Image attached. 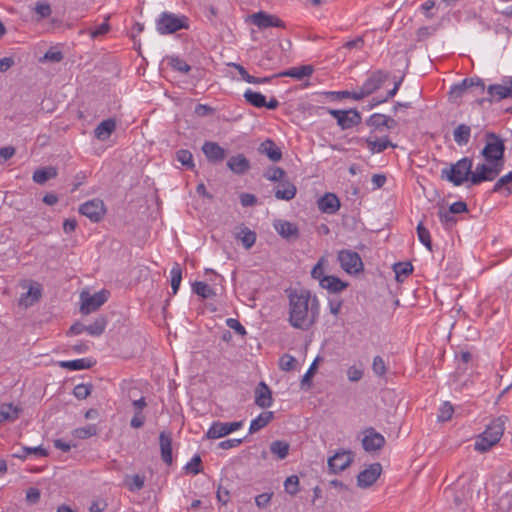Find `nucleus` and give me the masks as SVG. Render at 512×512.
<instances>
[{
  "label": "nucleus",
  "mask_w": 512,
  "mask_h": 512,
  "mask_svg": "<svg viewBox=\"0 0 512 512\" xmlns=\"http://www.w3.org/2000/svg\"><path fill=\"white\" fill-rule=\"evenodd\" d=\"M296 359L289 355L284 354L279 360V367L283 371H290L295 367Z\"/></svg>",
  "instance_id": "e2e57ef3"
},
{
  "label": "nucleus",
  "mask_w": 512,
  "mask_h": 512,
  "mask_svg": "<svg viewBox=\"0 0 512 512\" xmlns=\"http://www.w3.org/2000/svg\"><path fill=\"white\" fill-rule=\"evenodd\" d=\"M227 166L232 172L240 175L249 170L250 162L243 154H238L227 161Z\"/></svg>",
  "instance_id": "cd10ccee"
},
{
  "label": "nucleus",
  "mask_w": 512,
  "mask_h": 512,
  "mask_svg": "<svg viewBox=\"0 0 512 512\" xmlns=\"http://www.w3.org/2000/svg\"><path fill=\"white\" fill-rule=\"evenodd\" d=\"M259 152L266 155L271 161L277 162L282 158V152L270 139L262 142L258 148Z\"/></svg>",
  "instance_id": "c756f323"
},
{
  "label": "nucleus",
  "mask_w": 512,
  "mask_h": 512,
  "mask_svg": "<svg viewBox=\"0 0 512 512\" xmlns=\"http://www.w3.org/2000/svg\"><path fill=\"white\" fill-rule=\"evenodd\" d=\"M79 212L92 222H99L106 213L104 202L100 199H92L79 207Z\"/></svg>",
  "instance_id": "4468645a"
},
{
  "label": "nucleus",
  "mask_w": 512,
  "mask_h": 512,
  "mask_svg": "<svg viewBox=\"0 0 512 512\" xmlns=\"http://www.w3.org/2000/svg\"><path fill=\"white\" fill-rule=\"evenodd\" d=\"M288 322L303 331L309 330L318 320L320 302L316 295L307 289L293 290L288 295Z\"/></svg>",
  "instance_id": "f257e3e1"
},
{
  "label": "nucleus",
  "mask_w": 512,
  "mask_h": 512,
  "mask_svg": "<svg viewBox=\"0 0 512 512\" xmlns=\"http://www.w3.org/2000/svg\"><path fill=\"white\" fill-rule=\"evenodd\" d=\"M417 236L419 241L429 250L432 251V241L430 232L426 229L422 222L417 225Z\"/></svg>",
  "instance_id": "09e8293b"
},
{
  "label": "nucleus",
  "mask_w": 512,
  "mask_h": 512,
  "mask_svg": "<svg viewBox=\"0 0 512 512\" xmlns=\"http://www.w3.org/2000/svg\"><path fill=\"white\" fill-rule=\"evenodd\" d=\"M323 289L328 290L330 293H339L348 287V283L342 281L340 278L332 275H328L321 279V285Z\"/></svg>",
  "instance_id": "c85d7f7f"
},
{
  "label": "nucleus",
  "mask_w": 512,
  "mask_h": 512,
  "mask_svg": "<svg viewBox=\"0 0 512 512\" xmlns=\"http://www.w3.org/2000/svg\"><path fill=\"white\" fill-rule=\"evenodd\" d=\"M41 297V290L38 287H30L29 290L22 294L19 300L20 305L29 307L33 305Z\"/></svg>",
  "instance_id": "a19ab883"
},
{
  "label": "nucleus",
  "mask_w": 512,
  "mask_h": 512,
  "mask_svg": "<svg viewBox=\"0 0 512 512\" xmlns=\"http://www.w3.org/2000/svg\"><path fill=\"white\" fill-rule=\"evenodd\" d=\"M508 185H512V170L497 180L492 188V192H500L503 188H506L511 193L512 191Z\"/></svg>",
  "instance_id": "3c124183"
},
{
  "label": "nucleus",
  "mask_w": 512,
  "mask_h": 512,
  "mask_svg": "<svg viewBox=\"0 0 512 512\" xmlns=\"http://www.w3.org/2000/svg\"><path fill=\"white\" fill-rule=\"evenodd\" d=\"M47 456H48V451H47V449L43 448L42 446H37V447L22 446V454H12V457L18 458L21 460H25L29 457L44 458Z\"/></svg>",
  "instance_id": "473e14b6"
},
{
  "label": "nucleus",
  "mask_w": 512,
  "mask_h": 512,
  "mask_svg": "<svg viewBox=\"0 0 512 512\" xmlns=\"http://www.w3.org/2000/svg\"><path fill=\"white\" fill-rule=\"evenodd\" d=\"M172 294L176 295L182 281V269L179 263H175L170 270Z\"/></svg>",
  "instance_id": "c03bdc74"
},
{
  "label": "nucleus",
  "mask_w": 512,
  "mask_h": 512,
  "mask_svg": "<svg viewBox=\"0 0 512 512\" xmlns=\"http://www.w3.org/2000/svg\"><path fill=\"white\" fill-rule=\"evenodd\" d=\"M73 436L78 439H87L97 434V427L94 424H88L73 430Z\"/></svg>",
  "instance_id": "de8ad7c7"
},
{
  "label": "nucleus",
  "mask_w": 512,
  "mask_h": 512,
  "mask_svg": "<svg viewBox=\"0 0 512 512\" xmlns=\"http://www.w3.org/2000/svg\"><path fill=\"white\" fill-rule=\"evenodd\" d=\"M453 413L454 408L452 404L450 402H444L438 410L437 418L439 421L445 422L452 418Z\"/></svg>",
  "instance_id": "5fc2aeb1"
},
{
  "label": "nucleus",
  "mask_w": 512,
  "mask_h": 512,
  "mask_svg": "<svg viewBox=\"0 0 512 512\" xmlns=\"http://www.w3.org/2000/svg\"><path fill=\"white\" fill-rule=\"evenodd\" d=\"M504 140L494 132L485 134V145L480 152L484 162L478 164V173L474 175V181H493L504 169L505 159Z\"/></svg>",
  "instance_id": "f03ea898"
},
{
  "label": "nucleus",
  "mask_w": 512,
  "mask_h": 512,
  "mask_svg": "<svg viewBox=\"0 0 512 512\" xmlns=\"http://www.w3.org/2000/svg\"><path fill=\"white\" fill-rule=\"evenodd\" d=\"M244 99L252 106L256 107V108H262L264 107L265 105H267L266 103V98L263 94H261L260 92H255L251 89H247L245 92H244Z\"/></svg>",
  "instance_id": "ea45409f"
},
{
  "label": "nucleus",
  "mask_w": 512,
  "mask_h": 512,
  "mask_svg": "<svg viewBox=\"0 0 512 512\" xmlns=\"http://www.w3.org/2000/svg\"><path fill=\"white\" fill-rule=\"evenodd\" d=\"M385 444L384 436L377 432L374 428H368L364 431L362 446L366 452H376Z\"/></svg>",
  "instance_id": "2eb2a0df"
},
{
  "label": "nucleus",
  "mask_w": 512,
  "mask_h": 512,
  "mask_svg": "<svg viewBox=\"0 0 512 512\" xmlns=\"http://www.w3.org/2000/svg\"><path fill=\"white\" fill-rule=\"evenodd\" d=\"M372 370L378 377H382L386 374L387 367L384 359L381 356H375L373 358Z\"/></svg>",
  "instance_id": "13d9d810"
},
{
  "label": "nucleus",
  "mask_w": 512,
  "mask_h": 512,
  "mask_svg": "<svg viewBox=\"0 0 512 512\" xmlns=\"http://www.w3.org/2000/svg\"><path fill=\"white\" fill-rule=\"evenodd\" d=\"M273 403L272 392L265 382H260L255 390V404L260 408H269Z\"/></svg>",
  "instance_id": "5701e85b"
},
{
  "label": "nucleus",
  "mask_w": 512,
  "mask_h": 512,
  "mask_svg": "<svg viewBox=\"0 0 512 512\" xmlns=\"http://www.w3.org/2000/svg\"><path fill=\"white\" fill-rule=\"evenodd\" d=\"M235 238L240 240L246 249H250L256 242V233L249 228L242 226L239 231L235 233Z\"/></svg>",
  "instance_id": "f704fd0d"
},
{
  "label": "nucleus",
  "mask_w": 512,
  "mask_h": 512,
  "mask_svg": "<svg viewBox=\"0 0 512 512\" xmlns=\"http://www.w3.org/2000/svg\"><path fill=\"white\" fill-rule=\"evenodd\" d=\"M325 262H326L325 258L321 257L311 271L312 278L318 280L319 285H321V279L325 278L327 276V275H324V263Z\"/></svg>",
  "instance_id": "052dcab7"
},
{
  "label": "nucleus",
  "mask_w": 512,
  "mask_h": 512,
  "mask_svg": "<svg viewBox=\"0 0 512 512\" xmlns=\"http://www.w3.org/2000/svg\"><path fill=\"white\" fill-rule=\"evenodd\" d=\"M471 137V127L466 124H459L453 131L454 141L459 146H465L469 143Z\"/></svg>",
  "instance_id": "72a5a7b5"
},
{
  "label": "nucleus",
  "mask_w": 512,
  "mask_h": 512,
  "mask_svg": "<svg viewBox=\"0 0 512 512\" xmlns=\"http://www.w3.org/2000/svg\"><path fill=\"white\" fill-rule=\"evenodd\" d=\"M382 472L380 463H373L365 470L361 471L357 476V485L360 488H368L373 485Z\"/></svg>",
  "instance_id": "dca6fc26"
},
{
  "label": "nucleus",
  "mask_w": 512,
  "mask_h": 512,
  "mask_svg": "<svg viewBox=\"0 0 512 512\" xmlns=\"http://www.w3.org/2000/svg\"><path fill=\"white\" fill-rule=\"evenodd\" d=\"M338 261L341 268L348 274H357L363 270L360 255L352 250L344 249L338 252Z\"/></svg>",
  "instance_id": "0eeeda50"
},
{
  "label": "nucleus",
  "mask_w": 512,
  "mask_h": 512,
  "mask_svg": "<svg viewBox=\"0 0 512 512\" xmlns=\"http://www.w3.org/2000/svg\"><path fill=\"white\" fill-rule=\"evenodd\" d=\"M91 393V385L78 384L74 387L73 394L77 399L83 400L87 398Z\"/></svg>",
  "instance_id": "680f3d73"
},
{
  "label": "nucleus",
  "mask_w": 512,
  "mask_h": 512,
  "mask_svg": "<svg viewBox=\"0 0 512 512\" xmlns=\"http://www.w3.org/2000/svg\"><path fill=\"white\" fill-rule=\"evenodd\" d=\"M201 458L199 455H195L190 462L186 465V470L194 475L200 473Z\"/></svg>",
  "instance_id": "338daca9"
},
{
  "label": "nucleus",
  "mask_w": 512,
  "mask_h": 512,
  "mask_svg": "<svg viewBox=\"0 0 512 512\" xmlns=\"http://www.w3.org/2000/svg\"><path fill=\"white\" fill-rule=\"evenodd\" d=\"M506 421V416H499L493 419L476 438L474 449L480 453H485L495 446L503 436Z\"/></svg>",
  "instance_id": "20e7f679"
},
{
  "label": "nucleus",
  "mask_w": 512,
  "mask_h": 512,
  "mask_svg": "<svg viewBox=\"0 0 512 512\" xmlns=\"http://www.w3.org/2000/svg\"><path fill=\"white\" fill-rule=\"evenodd\" d=\"M109 293L105 290L90 294L89 292H82L80 294L81 300V313L87 315L96 311L108 300Z\"/></svg>",
  "instance_id": "6e6552de"
},
{
  "label": "nucleus",
  "mask_w": 512,
  "mask_h": 512,
  "mask_svg": "<svg viewBox=\"0 0 512 512\" xmlns=\"http://www.w3.org/2000/svg\"><path fill=\"white\" fill-rule=\"evenodd\" d=\"M318 360H319V357H317L312 362V364L310 365V367L307 370V372L303 375V377L301 379V387L302 388H305V386L310 387V385H311V377H312V375L314 374V372L316 370Z\"/></svg>",
  "instance_id": "0e129e2a"
},
{
  "label": "nucleus",
  "mask_w": 512,
  "mask_h": 512,
  "mask_svg": "<svg viewBox=\"0 0 512 512\" xmlns=\"http://www.w3.org/2000/svg\"><path fill=\"white\" fill-rule=\"evenodd\" d=\"M248 20L262 30L270 27L285 28V23L279 17L264 11L251 14Z\"/></svg>",
  "instance_id": "ddd939ff"
},
{
  "label": "nucleus",
  "mask_w": 512,
  "mask_h": 512,
  "mask_svg": "<svg viewBox=\"0 0 512 512\" xmlns=\"http://www.w3.org/2000/svg\"><path fill=\"white\" fill-rule=\"evenodd\" d=\"M313 67L311 65H302L298 67H292L286 71H283L275 76L280 77H291L297 80H302L305 77H309L313 73Z\"/></svg>",
  "instance_id": "7c9ffc66"
},
{
  "label": "nucleus",
  "mask_w": 512,
  "mask_h": 512,
  "mask_svg": "<svg viewBox=\"0 0 512 512\" xmlns=\"http://www.w3.org/2000/svg\"><path fill=\"white\" fill-rule=\"evenodd\" d=\"M438 217L440 222L446 228H451L456 223V218L449 209L440 208L438 211Z\"/></svg>",
  "instance_id": "603ef678"
},
{
  "label": "nucleus",
  "mask_w": 512,
  "mask_h": 512,
  "mask_svg": "<svg viewBox=\"0 0 512 512\" xmlns=\"http://www.w3.org/2000/svg\"><path fill=\"white\" fill-rule=\"evenodd\" d=\"M176 159L179 161L183 166H185L189 170H193L195 167L194 161H193V155L189 150L186 149H180L176 152Z\"/></svg>",
  "instance_id": "49530a36"
},
{
  "label": "nucleus",
  "mask_w": 512,
  "mask_h": 512,
  "mask_svg": "<svg viewBox=\"0 0 512 512\" xmlns=\"http://www.w3.org/2000/svg\"><path fill=\"white\" fill-rule=\"evenodd\" d=\"M343 300L340 298H329L328 299V309L329 312L337 317L342 309Z\"/></svg>",
  "instance_id": "69168bd1"
},
{
  "label": "nucleus",
  "mask_w": 512,
  "mask_h": 512,
  "mask_svg": "<svg viewBox=\"0 0 512 512\" xmlns=\"http://www.w3.org/2000/svg\"><path fill=\"white\" fill-rule=\"evenodd\" d=\"M273 227L276 232L284 239H296L299 236V229L297 225L287 220H275Z\"/></svg>",
  "instance_id": "aec40b11"
},
{
  "label": "nucleus",
  "mask_w": 512,
  "mask_h": 512,
  "mask_svg": "<svg viewBox=\"0 0 512 512\" xmlns=\"http://www.w3.org/2000/svg\"><path fill=\"white\" fill-rule=\"evenodd\" d=\"M56 176L57 169L55 167L49 166L35 170L32 179L35 183L42 185L49 179L55 178Z\"/></svg>",
  "instance_id": "e433bc0d"
},
{
  "label": "nucleus",
  "mask_w": 512,
  "mask_h": 512,
  "mask_svg": "<svg viewBox=\"0 0 512 512\" xmlns=\"http://www.w3.org/2000/svg\"><path fill=\"white\" fill-rule=\"evenodd\" d=\"M192 290L198 296L208 299L215 296V291L205 282L197 281L192 285Z\"/></svg>",
  "instance_id": "37998d69"
},
{
  "label": "nucleus",
  "mask_w": 512,
  "mask_h": 512,
  "mask_svg": "<svg viewBox=\"0 0 512 512\" xmlns=\"http://www.w3.org/2000/svg\"><path fill=\"white\" fill-rule=\"evenodd\" d=\"M189 22V18L185 15L164 11L156 19V30L160 35H169L189 29Z\"/></svg>",
  "instance_id": "423d86ee"
},
{
  "label": "nucleus",
  "mask_w": 512,
  "mask_h": 512,
  "mask_svg": "<svg viewBox=\"0 0 512 512\" xmlns=\"http://www.w3.org/2000/svg\"><path fill=\"white\" fill-rule=\"evenodd\" d=\"M226 325L241 336L246 334L245 327L235 318H228L226 320Z\"/></svg>",
  "instance_id": "774afa93"
},
{
  "label": "nucleus",
  "mask_w": 512,
  "mask_h": 512,
  "mask_svg": "<svg viewBox=\"0 0 512 512\" xmlns=\"http://www.w3.org/2000/svg\"><path fill=\"white\" fill-rule=\"evenodd\" d=\"M285 175H286V172L284 171V169H282L280 167H272L264 172V177L267 180L272 181V182L281 183L282 181H285V179H284Z\"/></svg>",
  "instance_id": "8fccbe9b"
},
{
  "label": "nucleus",
  "mask_w": 512,
  "mask_h": 512,
  "mask_svg": "<svg viewBox=\"0 0 512 512\" xmlns=\"http://www.w3.org/2000/svg\"><path fill=\"white\" fill-rule=\"evenodd\" d=\"M116 130V121L113 118H108L101 121L94 129V136L100 141H106L110 138L112 133Z\"/></svg>",
  "instance_id": "b1692460"
},
{
  "label": "nucleus",
  "mask_w": 512,
  "mask_h": 512,
  "mask_svg": "<svg viewBox=\"0 0 512 512\" xmlns=\"http://www.w3.org/2000/svg\"><path fill=\"white\" fill-rule=\"evenodd\" d=\"M327 112L337 120L342 130L350 129L361 122V115L356 109H327Z\"/></svg>",
  "instance_id": "9d476101"
},
{
  "label": "nucleus",
  "mask_w": 512,
  "mask_h": 512,
  "mask_svg": "<svg viewBox=\"0 0 512 512\" xmlns=\"http://www.w3.org/2000/svg\"><path fill=\"white\" fill-rule=\"evenodd\" d=\"M243 426V421L234 422H220L215 421L211 424L207 430L205 436L208 439H219L236 430H239Z\"/></svg>",
  "instance_id": "f8f14e48"
},
{
  "label": "nucleus",
  "mask_w": 512,
  "mask_h": 512,
  "mask_svg": "<svg viewBox=\"0 0 512 512\" xmlns=\"http://www.w3.org/2000/svg\"><path fill=\"white\" fill-rule=\"evenodd\" d=\"M352 461L353 454L351 451H340L328 459V466L333 473H338L350 466Z\"/></svg>",
  "instance_id": "6ab92c4d"
},
{
  "label": "nucleus",
  "mask_w": 512,
  "mask_h": 512,
  "mask_svg": "<svg viewBox=\"0 0 512 512\" xmlns=\"http://www.w3.org/2000/svg\"><path fill=\"white\" fill-rule=\"evenodd\" d=\"M94 364H95V361H93L90 358H82V359H75V360L60 362L61 367L67 368V369L73 370V371L89 369Z\"/></svg>",
  "instance_id": "4c0bfd02"
},
{
  "label": "nucleus",
  "mask_w": 512,
  "mask_h": 512,
  "mask_svg": "<svg viewBox=\"0 0 512 512\" xmlns=\"http://www.w3.org/2000/svg\"><path fill=\"white\" fill-rule=\"evenodd\" d=\"M274 418V413L272 411H265L260 413L255 419H253L250 423L249 433L253 434L267 426L272 419Z\"/></svg>",
  "instance_id": "2f4dec72"
},
{
  "label": "nucleus",
  "mask_w": 512,
  "mask_h": 512,
  "mask_svg": "<svg viewBox=\"0 0 512 512\" xmlns=\"http://www.w3.org/2000/svg\"><path fill=\"white\" fill-rule=\"evenodd\" d=\"M289 449V443L283 440H276L270 444V452L279 460H283L288 456Z\"/></svg>",
  "instance_id": "58836bf2"
},
{
  "label": "nucleus",
  "mask_w": 512,
  "mask_h": 512,
  "mask_svg": "<svg viewBox=\"0 0 512 512\" xmlns=\"http://www.w3.org/2000/svg\"><path fill=\"white\" fill-rule=\"evenodd\" d=\"M132 406L134 408V416L130 421L131 427L138 429L141 428L145 423V416L143 414V409L147 406L146 400L144 397H141L138 400H134L132 402Z\"/></svg>",
  "instance_id": "bb28decb"
},
{
  "label": "nucleus",
  "mask_w": 512,
  "mask_h": 512,
  "mask_svg": "<svg viewBox=\"0 0 512 512\" xmlns=\"http://www.w3.org/2000/svg\"><path fill=\"white\" fill-rule=\"evenodd\" d=\"M484 92V81L479 77H470L465 78L460 83L451 86L449 96L452 102L457 103L463 97H478Z\"/></svg>",
  "instance_id": "39448f33"
},
{
  "label": "nucleus",
  "mask_w": 512,
  "mask_h": 512,
  "mask_svg": "<svg viewBox=\"0 0 512 512\" xmlns=\"http://www.w3.org/2000/svg\"><path fill=\"white\" fill-rule=\"evenodd\" d=\"M346 374L349 381L358 382L363 378L364 371L361 365H353L347 369Z\"/></svg>",
  "instance_id": "4d7b16f0"
},
{
  "label": "nucleus",
  "mask_w": 512,
  "mask_h": 512,
  "mask_svg": "<svg viewBox=\"0 0 512 512\" xmlns=\"http://www.w3.org/2000/svg\"><path fill=\"white\" fill-rule=\"evenodd\" d=\"M388 73L382 70L374 71L363 83V85L358 89V95L356 96V101L363 99L366 96H369L377 89L381 87V85L387 80Z\"/></svg>",
  "instance_id": "1a4fd4ad"
},
{
  "label": "nucleus",
  "mask_w": 512,
  "mask_h": 512,
  "mask_svg": "<svg viewBox=\"0 0 512 512\" xmlns=\"http://www.w3.org/2000/svg\"><path fill=\"white\" fill-rule=\"evenodd\" d=\"M159 445L161 451V459L166 464L172 463V437L171 433L162 431L159 434Z\"/></svg>",
  "instance_id": "393cba45"
},
{
  "label": "nucleus",
  "mask_w": 512,
  "mask_h": 512,
  "mask_svg": "<svg viewBox=\"0 0 512 512\" xmlns=\"http://www.w3.org/2000/svg\"><path fill=\"white\" fill-rule=\"evenodd\" d=\"M507 77L503 79V84H492L487 87L488 98L490 103L499 102L506 98H512V89L509 83H506Z\"/></svg>",
  "instance_id": "f3484780"
},
{
  "label": "nucleus",
  "mask_w": 512,
  "mask_h": 512,
  "mask_svg": "<svg viewBox=\"0 0 512 512\" xmlns=\"http://www.w3.org/2000/svg\"><path fill=\"white\" fill-rule=\"evenodd\" d=\"M34 10L40 19L47 18L52 14L51 6L46 1L37 2Z\"/></svg>",
  "instance_id": "bf43d9fd"
},
{
  "label": "nucleus",
  "mask_w": 512,
  "mask_h": 512,
  "mask_svg": "<svg viewBox=\"0 0 512 512\" xmlns=\"http://www.w3.org/2000/svg\"><path fill=\"white\" fill-rule=\"evenodd\" d=\"M296 193V186L288 180L282 181L274 189L275 197L278 200H292L295 197Z\"/></svg>",
  "instance_id": "a878e982"
},
{
  "label": "nucleus",
  "mask_w": 512,
  "mask_h": 512,
  "mask_svg": "<svg viewBox=\"0 0 512 512\" xmlns=\"http://www.w3.org/2000/svg\"><path fill=\"white\" fill-rule=\"evenodd\" d=\"M362 141L366 143L367 148L372 154L382 153L388 147H396V145L389 140L387 134H384L381 137H378L377 134H369L366 138H363Z\"/></svg>",
  "instance_id": "a211bd4d"
},
{
  "label": "nucleus",
  "mask_w": 512,
  "mask_h": 512,
  "mask_svg": "<svg viewBox=\"0 0 512 512\" xmlns=\"http://www.w3.org/2000/svg\"><path fill=\"white\" fill-rule=\"evenodd\" d=\"M284 488L290 495L297 494L299 492V478L296 475L287 477L284 482Z\"/></svg>",
  "instance_id": "6e6d98bb"
},
{
  "label": "nucleus",
  "mask_w": 512,
  "mask_h": 512,
  "mask_svg": "<svg viewBox=\"0 0 512 512\" xmlns=\"http://www.w3.org/2000/svg\"><path fill=\"white\" fill-rule=\"evenodd\" d=\"M366 125L371 128L370 134H386L390 129L394 128L396 121L384 114L374 113L367 120Z\"/></svg>",
  "instance_id": "9b49d317"
},
{
  "label": "nucleus",
  "mask_w": 512,
  "mask_h": 512,
  "mask_svg": "<svg viewBox=\"0 0 512 512\" xmlns=\"http://www.w3.org/2000/svg\"><path fill=\"white\" fill-rule=\"evenodd\" d=\"M202 151L207 160L212 163L221 162L225 158V150L216 142H205Z\"/></svg>",
  "instance_id": "4be33fe9"
},
{
  "label": "nucleus",
  "mask_w": 512,
  "mask_h": 512,
  "mask_svg": "<svg viewBox=\"0 0 512 512\" xmlns=\"http://www.w3.org/2000/svg\"><path fill=\"white\" fill-rule=\"evenodd\" d=\"M473 168V159L470 157H463L456 163L451 164L450 167H446L441 170V178L451 182L454 186H461L465 182L469 183V186H477L484 181H474V175L478 173V164Z\"/></svg>",
  "instance_id": "7ed1b4c3"
},
{
  "label": "nucleus",
  "mask_w": 512,
  "mask_h": 512,
  "mask_svg": "<svg viewBox=\"0 0 512 512\" xmlns=\"http://www.w3.org/2000/svg\"><path fill=\"white\" fill-rule=\"evenodd\" d=\"M169 64L170 66L180 72V73H188L191 70V67L189 64H187L183 59H181L178 56H172L169 58Z\"/></svg>",
  "instance_id": "864d4df0"
},
{
  "label": "nucleus",
  "mask_w": 512,
  "mask_h": 512,
  "mask_svg": "<svg viewBox=\"0 0 512 512\" xmlns=\"http://www.w3.org/2000/svg\"><path fill=\"white\" fill-rule=\"evenodd\" d=\"M317 204L318 209L326 214H335L340 208V200L334 193H325Z\"/></svg>",
  "instance_id": "412c9836"
},
{
  "label": "nucleus",
  "mask_w": 512,
  "mask_h": 512,
  "mask_svg": "<svg viewBox=\"0 0 512 512\" xmlns=\"http://www.w3.org/2000/svg\"><path fill=\"white\" fill-rule=\"evenodd\" d=\"M106 325L105 317L100 316L93 323L86 325V332L91 336H100L105 331Z\"/></svg>",
  "instance_id": "79ce46f5"
},
{
  "label": "nucleus",
  "mask_w": 512,
  "mask_h": 512,
  "mask_svg": "<svg viewBox=\"0 0 512 512\" xmlns=\"http://www.w3.org/2000/svg\"><path fill=\"white\" fill-rule=\"evenodd\" d=\"M20 409L11 403L0 405V424L7 421H14L19 417Z\"/></svg>",
  "instance_id": "c9c22d12"
},
{
  "label": "nucleus",
  "mask_w": 512,
  "mask_h": 512,
  "mask_svg": "<svg viewBox=\"0 0 512 512\" xmlns=\"http://www.w3.org/2000/svg\"><path fill=\"white\" fill-rule=\"evenodd\" d=\"M393 270L396 275V280L403 281L404 278L412 273L413 266L410 262H399L394 264Z\"/></svg>",
  "instance_id": "a18cd8bd"
}]
</instances>
